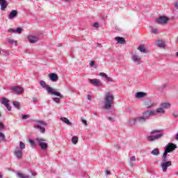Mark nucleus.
<instances>
[{
    "mask_svg": "<svg viewBox=\"0 0 178 178\" xmlns=\"http://www.w3.org/2000/svg\"><path fill=\"white\" fill-rule=\"evenodd\" d=\"M149 116H151V114L149 113V110H147L143 112L142 115L130 118L128 120V124H129V126H134L136 124H143L149 119Z\"/></svg>",
    "mask_w": 178,
    "mask_h": 178,
    "instance_id": "f257e3e1",
    "label": "nucleus"
},
{
    "mask_svg": "<svg viewBox=\"0 0 178 178\" xmlns=\"http://www.w3.org/2000/svg\"><path fill=\"white\" fill-rule=\"evenodd\" d=\"M113 99H115V96H113L112 92H106L104 97L103 109H106V111L112 109V106L113 105Z\"/></svg>",
    "mask_w": 178,
    "mask_h": 178,
    "instance_id": "f03ea898",
    "label": "nucleus"
},
{
    "mask_svg": "<svg viewBox=\"0 0 178 178\" xmlns=\"http://www.w3.org/2000/svg\"><path fill=\"white\" fill-rule=\"evenodd\" d=\"M39 84L42 88H46L47 92L50 95H56V97H60V98H63V95L61 92H59L56 90L55 88L48 86L47 82L44 81H40Z\"/></svg>",
    "mask_w": 178,
    "mask_h": 178,
    "instance_id": "7ed1b4c3",
    "label": "nucleus"
},
{
    "mask_svg": "<svg viewBox=\"0 0 178 178\" xmlns=\"http://www.w3.org/2000/svg\"><path fill=\"white\" fill-rule=\"evenodd\" d=\"M176 148H177V146L173 143H168L165 147L162 157L163 162H167L166 161H168V154L173 152Z\"/></svg>",
    "mask_w": 178,
    "mask_h": 178,
    "instance_id": "20e7f679",
    "label": "nucleus"
},
{
    "mask_svg": "<svg viewBox=\"0 0 178 178\" xmlns=\"http://www.w3.org/2000/svg\"><path fill=\"white\" fill-rule=\"evenodd\" d=\"M34 122L37 123L35 124V129L40 130V133H45V127L42 126H47V122L40 120H35Z\"/></svg>",
    "mask_w": 178,
    "mask_h": 178,
    "instance_id": "39448f33",
    "label": "nucleus"
},
{
    "mask_svg": "<svg viewBox=\"0 0 178 178\" xmlns=\"http://www.w3.org/2000/svg\"><path fill=\"white\" fill-rule=\"evenodd\" d=\"M36 141H38L39 146L42 149H47V148H48V143H47V142H45L46 141L45 139H43L41 138H37Z\"/></svg>",
    "mask_w": 178,
    "mask_h": 178,
    "instance_id": "423d86ee",
    "label": "nucleus"
},
{
    "mask_svg": "<svg viewBox=\"0 0 178 178\" xmlns=\"http://www.w3.org/2000/svg\"><path fill=\"white\" fill-rule=\"evenodd\" d=\"M168 22H169V18L166 16H160L156 19V22H157L158 24H161L162 26L166 24Z\"/></svg>",
    "mask_w": 178,
    "mask_h": 178,
    "instance_id": "0eeeda50",
    "label": "nucleus"
},
{
    "mask_svg": "<svg viewBox=\"0 0 178 178\" xmlns=\"http://www.w3.org/2000/svg\"><path fill=\"white\" fill-rule=\"evenodd\" d=\"M161 137H163V133L149 136L147 137V141H156V140H159Z\"/></svg>",
    "mask_w": 178,
    "mask_h": 178,
    "instance_id": "6e6552de",
    "label": "nucleus"
},
{
    "mask_svg": "<svg viewBox=\"0 0 178 178\" xmlns=\"http://www.w3.org/2000/svg\"><path fill=\"white\" fill-rule=\"evenodd\" d=\"M131 59L136 65H141L143 63V60H141V56H138L136 54H132Z\"/></svg>",
    "mask_w": 178,
    "mask_h": 178,
    "instance_id": "1a4fd4ad",
    "label": "nucleus"
},
{
    "mask_svg": "<svg viewBox=\"0 0 178 178\" xmlns=\"http://www.w3.org/2000/svg\"><path fill=\"white\" fill-rule=\"evenodd\" d=\"M14 155L17 159H22V158H23V150H22V149H19V147H15Z\"/></svg>",
    "mask_w": 178,
    "mask_h": 178,
    "instance_id": "9d476101",
    "label": "nucleus"
},
{
    "mask_svg": "<svg viewBox=\"0 0 178 178\" xmlns=\"http://www.w3.org/2000/svg\"><path fill=\"white\" fill-rule=\"evenodd\" d=\"M161 166L162 171L164 173H166V172H168V168H169V166H172V161H169L162 162L161 163Z\"/></svg>",
    "mask_w": 178,
    "mask_h": 178,
    "instance_id": "9b49d317",
    "label": "nucleus"
},
{
    "mask_svg": "<svg viewBox=\"0 0 178 178\" xmlns=\"http://www.w3.org/2000/svg\"><path fill=\"white\" fill-rule=\"evenodd\" d=\"M27 38L30 44H37L40 41V38L33 35H29Z\"/></svg>",
    "mask_w": 178,
    "mask_h": 178,
    "instance_id": "f8f14e48",
    "label": "nucleus"
},
{
    "mask_svg": "<svg viewBox=\"0 0 178 178\" xmlns=\"http://www.w3.org/2000/svg\"><path fill=\"white\" fill-rule=\"evenodd\" d=\"M1 104L4 105L6 108H7L8 111H12V107H10V106L8 104L9 100L8 99L3 97L1 99Z\"/></svg>",
    "mask_w": 178,
    "mask_h": 178,
    "instance_id": "ddd939ff",
    "label": "nucleus"
},
{
    "mask_svg": "<svg viewBox=\"0 0 178 178\" xmlns=\"http://www.w3.org/2000/svg\"><path fill=\"white\" fill-rule=\"evenodd\" d=\"M49 79L51 81L55 83V81H58V80H59V76H58V74L56 73H51L49 74Z\"/></svg>",
    "mask_w": 178,
    "mask_h": 178,
    "instance_id": "4468645a",
    "label": "nucleus"
},
{
    "mask_svg": "<svg viewBox=\"0 0 178 178\" xmlns=\"http://www.w3.org/2000/svg\"><path fill=\"white\" fill-rule=\"evenodd\" d=\"M89 83L95 86V87H99L102 86V83L97 79H90Z\"/></svg>",
    "mask_w": 178,
    "mask_h": 178,
    "instance_id": "2eb2a0df",
    "label": "nucleus"
},
{
    "mask_svg": "<svg viewBox=\"0 0 178 178\" xmlns=\"http://www.w3.org/2000/svg\"><path fill=\"white\" fill-rule=\"evenodd\" d=\"M147 97V92H138L135 95V97L138 99H141V98H145Z\"/></svg>",
    "mask_w": 178,
    "mask_h": 178,
    "instance_id": "dca6fc26",
    "label": "nucleus"
},
{
    "mask_svg": "<svg viewBox=\"0 0 178 178\" xmlns=\"http://www.w3.org/2000/svg\"><path fill=\"white\" fill-rule=\"evenodd\" d=\"M1 10H5L8 8V2L6 0H0Z\"/></svg>",
    "mask_w": 178,
    "mask_h": 178,
    "instance_id": "f3484780",
    "label": "nucleus"
},
{
    "mask_svg": "<svg viewBox=\"0 0 178 178\" xmlns=\"http://www.w3.org/2000/svg\"><path fill=\"white\" fill-rule=\"evenodd\" d=\"M18 13H19L17 12V10H12L8 15V19H10V20H12V19H15V17L17 16Z\"/></svg>",
    "mask_w": 178,
    "mask_h": 178,
    "instance_id": "a211bd4d",
    "label": "nucleus"
},
{
    "mask_svg": "<svg viewBox=\"0 0 178 178\" xmlns=\"http://www.w3.org/2000/svg\"><path fill=\"white\" fill-rule=\"evenodd\" d=\"M12 90H13V91H14V92H16L17 94H22V92H23V91H24L23 88H20L19 86H15V87L12 88Z\"/></svg>",
    "mask_w": 178,
    "mask_h": 178,
    "instance_id": "6ab92c4d",
    "label": "nucleus"
},
{
    "mask_svg": "<svg viewBox=\"0 0 178 178\" xmlns=\"http://www.w3.org/2000/svg\"><path fill=\"white\" fill-rule=\"evenodd\" d=\"M144 105L147 109H150V108H152V106H154V103H152V101L151 100H146L144 102Z\"/></svg>",
    "mask_w": 178,
    "mask_h": 178,
    "instance_id": "aec40b11",
    "label": "nucleus"
},
{
    "mask_svg": "<svg viewBox=\"0 0 178 178\" xmlns=\"http://www.w3.org/2000/svg\"><path fill=\"white\" fill-rule=\"evenodd\" d=\"M115 40L118 42V44H126V40H124V38L115 37Z\"/></svg>",
    "mask_w": 178,
    "mask_h": 178,
    "instance_id": "412c9836",
    "label": "nucleus"
},
{
    "mask_svg": "<svg viewBox=\"0 0 178 178\" xmlns=\"http://www.w3.org/2000/svg\"><path fill=\"white\" fill-rule=\"evenodd\" d=\"M60 120L63 122L64 123H66L67 126H72V122L67 119V118L65 117H60Z\"/></svg>",
    "mask_w": 178,
    "mask_h": 178,
    "instance_id": "4be33fe9",
    "label": "nucleus"
},
{
    "mask_svg": "<svg viewBox=\"0 0 178 178\" xmlns=\"http://www.w3.org/2000/svg\"><path fill=\"white\" fill-rule=\"evenodd\" d=\"M156 44L159 48H165V42L161 40H156Z\"/></svg>",
    "mask_w": 178,
    "mask_h": 178,
    "instance_id": "5701e85b",
    "label": "nucleus"
},
{
    "mask_svg": "<svg viewBox=\"0 0 178 178\" xmlns=\"http://www.w3.org/2000/svg\"><path fill=\"white\" fill-rule=\"evenodd\" d=\"M161 106L163 109H168V108H170V104H169L168 102H163V103L161 104Z\"/></svg>",
    "mask_w": 178,
    "mask_h": 178,
    "instance_id": "b1692460",
    "label": "nucleus"
},
{
    "mask_svg": "<svg viewBox=\"0 0 178 178\" xmlns=\"http://www.w3.org/2000/svg\"><path fill=\"white\" fill-rule=\"evenodd\" d=\"M133 162H136V157L134 156H132L131 157H130L129 159V165L133 168V166H134V163Z\"/></svg>",
    "mask_w": 178,
    "mask_h": 178,
    "instance_id": "393cba45",
    "label": "nucleus"
},
{
    "mask_svg": "<svg viewBox=\"0 0 178 178\" xmlns=\"http://www.w3.org/2000/svg\"><path fill=\"white\" fill-rule=\"evenodd\" d=\"M152 155H154V156H158L159 155V149L155 148L151 152Z\"/></svg>",
    "mask_w": 178,
    "mask_h": 178,
    "instance_id": "a878e982",
    "label": "nucleus"
},
{
    "mask_svg": "<svg viewBox=\"0 0 178 178\" xmlns=\"http://www.w3.org/2000/svg\"><path fill=\"white\" fill-rule=\"evenodd\" d=\"M63 99V97H54L52 99V101H54V102H56V104H59L60 102V99Z\"/></svg>",
    "mask_w": 178,
    "mask_h": 178,
    "instance_id": "bb28decb",
    "label": "nucleus"
},
{
    "mask_svg": "<svg viewBox=\"0 0 178 178\" xmlns=\"http://www.w3.org/2000/svg\"><path fill=\"white\" fill-rule=\"evenodd\" d=\"M13 104L17 109H20V102L17 101L13 102Z\"/></svg>",
    "mask_w": 178,
    "mask_h": 178,
    "instance_id": "cd10ccee",
    "label": "nucleus"
},
{
    "mask_svg": "<svg viewBox=\"0 0 178 178\" xmlns=\"http://www.w3.org/2000/svg\"><path fill=\"white\" fill-rule=\"evenodd\" d=\"M72 144H77L79 143V138L77 136H73L72 138Z\"/></svg>",
    "mask_w": 178,
    "mask_h": 178,
    "instance_id": "c85d7f7f",
    "label": "nucleus"
},
{
    "mask_svg": "<svg viewBox=\"0 0 178 178\" xmlns=\"http://www.w3.org/2000/svg\"><path fill=\"white\" fill-rule=\"evenodd\" d=\"M152 33H153V34H159V31L158 30V29L156 28H154V27H150Z\"/></svg>",
    "mask_w": 178,
    "mask_h": 178,
    "instance_id": "c756f323",
    "label": "nucleus"
},
{
    "mask_svg": "<svg viewBox=\"0 0 178 178\" xmlns=\"http://www.w3.org/2000/svg\"><path fill=\"white\" fill-rule=\"evenodd\" d=\"M0 140H1L2 141H6V136L3 132H0Z\"/></svg>",
    "mask_w": 178,
    "mask_h": 178,
    "instance_id": "7c9ffc66",
    "label": "nucleus"
},
{
    "mask_svg": "<svg viewBox=\"0 0 178 178\" xmlns=\"http://www.w3.org/2000/svg\"><path fill=\"white\" fill-rule=\"evenodd\" d=\"M25 148H26V145L24 144V143L20 141L19 149L23 151V149H24Z\"/></svg>",
    "mask_w": 178,
    "mask_h": 178,
    "instance_id": "2f4dec72",
    "label": "nucleus"
},
{
    "mask_svg": "<svg viewBox=\"0 0 178 178\" xmlns=\"http://www.w3.org/2000/svg\"><path fill=\"white\" fill-rule=\"evenodd\" d=\"M17 177H19V178H30V177L29 175H26L23 173H18L17 175Z\"/></svg>",
    "mask_w": 178,
    "mask_h": 178,
    "instance_id": "473e14b6",
    "label": "nucleus"
},
{
    "mask_svg": "<svg viewBox=\"0 0 178 178\" xmlns=\"http://www.w3.org/2000/svg\"><path fill=\"white\" fill-rule=\"evenodd\" d=\"M155 133H159V134H161V133H162V129H154L151 131L150 134H155Z\"/></svg>",
    "mask_w": 178,
    "mask_h": 178,
    "instance_id": "72a5a7b5",
    "label": "nucleus"
},
{
    "mask_svg": "<svg viewBox=\"0 0 178 178\" xmlns=\"http://www.w3.org/2000/svg\"><path fill=\"white\" fill-rule=\"evenodd\" d=\"M90 67H94V69H97V67L95 66V61L91 60L89 63Z\"/></svg>",
    "mask_w": 178,
    "mask_h": 178,
    "instance_id": "f704fd0d",
    "label": "nucleus"
},
{
    "mask_svg": "<svg viewBox=\"0 0 178 178\" xmlns=\"http://www.w3.org/2000/svg\"><path fill=\"white\" fill-rule=\"evenodd\" d=\"M156 111L157 113H161V115H163V113H165V110H163V108L162 107L157 108Z\"/></svg>",
    "mask_w": 178,
    "mask_h": 178,
    "instance_id": "c9c22d12",
    "label": "nucleus"
},
{
    "mask_svg": "<svg viewBox=\"0 0 178 178\" xmlns=\"http://www.w3.org/2000/svg\"><path fill=\"white\" fill-rule=\"evenodd\" d=\"M149 113H150V116H156L157 112H156V111L149 110Z\"/></svg>",
    "mask_w": 178,
    "mask_h": 178,
    "instance_id": "e433bc0d",
    "label": "nucleus"
},
{
    "mask_svg": "<svg viewBox=\"0 0 178 178\" xmlns=\"http://www.w3.org/2000/svg\"><path fill=\"white\" fill-rule=\"evenodd\" d=\"M22 31H23V29L20 27L17 28V29L15 30V33H17V34H22Z\"/></svg>",
    "mask_w": 178,
    "mask_h": 178,
    "instance_id": "4c0bfd02",
    "label": "nucleus"
},
{
    "mask_svg": "<svg viewBox=\"0 0 178 178\" xmlns=\"http://www.w3.org/2000/svg\"><path fill=\"white\" fill-rule=\"evenodd\" d=\"M29 143L31 144V146L32 147H35V142H34V140H33L32 139H29Z\"/></svg>",
    "mask_w": 178,
    "mask_h": 178,
    "instance_id": "58836bf2",
    "label": "nucleus"
},
{
    "mask_svg": "<svg viewBox=\"0 0 178 178\" xmlns=\"http://www.w3.org/2000/svg\"><path fill=\"white\" fill-rule=\"evenodd\" d=\"M138 51H140V52H145V47H143V46H140L138 48Z\"/></svg>",
    "mask_w": 178,
    "mask_h": 178,
    "instance_id": "ea45409f",
    "label": "nucleus"
},
{
    "mask_svg": "<svg viewBox=\"0 0 178 178\" xmlns=\"http://www.w3.org/2000/svg\"><path fill=\"white\" fill-rule=\"evenodd\" d=\"M5 124L2 122L0 121V130H5Z\"/></svg>",
    "mask_w": 178,
    "mask_h": 178,
    "instance_id": "a19ab883",
    "label": "nucleus"
},
{
    "mask_svg": "<svg viewBox=\"0 0 178 178\" xmlns=\"http://www.w3.org/2000/svg\"><path fill=\"white\" fill-rule=\"evenodd\" d=\"M8 43L9 44H15V45L17 44V41L15 40H8Z\"/></svg>",
    "mask_w": 178,
    "mask_h": 178,
    "instance_id": "79ce46f5",
    "label": "nucleus"
},
{
    "mask_svg": "<svg viewBox=\"0 0 178 178\" xmlns=\"http://www.w3.org/2000/svg\"><path fill=\"white\" fill-rule=\"evenodd\" d=\"M106 80H107V81H109L110 83H112V81H113V79L111 78L110 76H106Z\"/></svg>",
    "mask_w": 178,
    "mask_h": 178,
    "instance_id": "37998d69",
    "label": "nucleus"
},
{
    "mask_svg": "<svg viewBox=\"0 0 178 178\" xmlns=\"http://www.w3.org/2000/svg\"><path fill=\"white\" fill-rule=\"evenodd\" d=\"M172 116H174V118L177 119V118H178V111H174L172 113Z\"/></svg>",
    "mask_w": 178,
    "mask_h": 178,
    "instance_id": "c03bdc74",
    "label": "nucleus"
},
{
    "mask_svg": "<svg viewBox=\"0 0 178 178\" xmlns=\"http://www.w3.org/2000/svg\"><path fill=\"white\" fill-rule=\"evenodd\" d=\"M99 76H102V77H104L105 79H106L108 74L104 73V72H100L99 73Z\"/></svg>",
    "mask_w": 178,
    "mask_h": 178,
    "instance_id": "a18cd8bd",
    "label": "nucleus"
},
{
    "mask_svg": "<svg viewBox=\"0 0 178 178\" xmlns=\"http://www.w3.org/2000/svg\"><path fill=\"white\" fill-rule=\"evenodd\" d=\"M8 33H16V31L13 29H10L8 30Z\"/></svg>",
    "mask_w": 178,
    "mask_h": 178,
    "instance_id": "49530a36",
    "label": "nucleus"
},
{
    "mask_svg": "<svg viewBox=\"0 0 178 178\" xmlns=\"http://www.w3.org/2000/svg\"><path fill=\"white\" fill-rule=\"evenodd\" d=\"M99 26V24H98V22H95L93 24V27H95L96 29H98Z\"/></svg>",
    "mask_w": 178,
    "mask_h": 178,
    "instance_id": "de8ad7c7",
    "label": "nucleus"
},
{
    "mask_svg": "<svg viewBox=\"0 0 178 178\" xmlns=\"http://www.w3.org/2000/svg\"><path fill=\"white\" fill-rule=\"evenodd\" d=\"M33 102H34V104L38 102V99L35 98V97H33Z\"/></svg>",
    "mask_w": 178,
    "mask_h": 178,
    "instance_id": "09e8293b",
    "label": "nucleus"
},
{
    "mask_svg": "<svg viewBox=\"0 0 178 178\" xmlns=\"http://www.w3.org/2000/svg\"><path fill=\"white\" fill-rule=\"evenodd\" d=\"M81 122H82V123H84L85 126H88V124H87V120H82Z\"/></svg>",
    "mask_w": 178,
    "mask_h": 178,
    "instance_id": "8fccbe9b",
    "label": "nucleus"
},
{
    "mask_svg": "<svg viewBox=\"0 0 178 178\" xmlns=\"http://www.w3.org/2000/svg\"><path fill=\"white\" fill-rule=\"evenodd\" d=\"M108 119L110 122H115V119H113L112 117H108Z\"/></svg>",
    "mask_w": 178,
    "mask_h": 178,
    "instance_id": "3c124183",
    "label": "nucleus"
},
{
    "mask_svg": "<svg viewBox=\"0 0 178 178\" xmlns=\"http://www.w3.org/2000/svg\"><path fill=\"white\" fill-rule=\"evenodd\" d=\"M175 8H176L178 10V1L175 2Z\"/></svg>",
    "mask_w": 178,
    "mask_h": 178,
    "instance_id": "603ef678",
    "label": "nucleus"
},
{
    "mask_svg": "<svg viewBox=\"0 0 178 178\" xmlns=\"http://www.w3.org/2000/svg\"><path fill=\"white\" fill-rule=\"evenodd\" d=\"M31 173L32 176H37V173L33 172V171H31Z\"/></svg>",
    "mask_w": 178,
    "mask_h": 178,
    "instance_id": "864d4df0",
    "label": "nucleus"
},
{
    "mask_svg": "<svg viewBox=\"0 0 178 178\" xmlns=\"http://www.w3.org/2000/svg\"><path fill=\"white\" fill-rule=\"evenodd\" d=\"M27 118H28L27 115H22V119H27Z\"/></svg>",
    "mask_w": 178,
    "mask_h": 178,
    "instance_id": "5fc2aeb1",
    "label": "nucleus"
},
{
    "mask_svg": "<svg viewBox=\"0 0 178 178\" xmlns=\"http://www.w3.org/2000/svg\"><path fill=\"white\" fill-rule=\"evenodd\" d=\"M105 174H106V175H111V171H109V170H106Z\"/></svg>",
    "mask_w": 178,
    "mask_h": 178,
    "instance_id": "6e6d98bb",
    "label": "nucleus"
},
{
    "mask_svg": "<svg viewBox=\"0 0 178 178\" xmlns=\"http://www.w3.org/2000/svg\"><path fill=\"white\" fill-rule=\"evenodd\" d=\"M88 101H91V95H88Z\"/></svg>",
    "mask_w": 178,
    "mask_h": 178,
    "instance_id": "4d7b16f0",
    "label": "nucleus"
},
{
    "mask_svg": "<svg viewBox=\"0 0 178 178\" xmlns=\"http://www.w3.org/2000/svg\"><path fill=\"white\" fill-rule=\"evenodd\" d=\"M63 1H64V2H67V3L70 2V0H63Z\"/></svg>",
    "mask_w": 178,
    "mask_h": 178,
    "instance_id": "13d9d810",
    "label": "nucleus"
},
{
    "mask_svg": "<svg viewBox=\"0 0 178 178\" xmlns=\"http://www.w3.org/2000/svg\"><path fill=\"white\" fill-rule=\"evenodd\" d=\"M177 140H178V133L177 134Z\"/></svg>",
    "mask_w": 178,
    "mask_h": 178,
    "instance_id": "bf43d9fd",
    "label": "nucleus"
},
{
    "mask_svg": "<svg viewBox=\"0 0 178 178\" xmlns=\"http://www.w3.org/2000/svg\"><path fill=\"white\" fill-rule=\"evenodd\" d=\"M3 177H2V175H1V173H0V178H2Z\"/></svg>",
    "mask_w": 178,
    "mask_h": 178,
    "instance_id": "052dcab7",
    "label": "nucleus"
},
{
    "mask_svg": "<svg viewBox=\"0 0 178 178\" xmlns=\"http://www.w3.org/2000/svg\"><path fill=\"white\" fill-rule=\"evenodd\" d=\"M1 116V114L0 113V117Z\"/></svg>",
    "mask_w": 178,
    "mask_h": 178,
    "instance_id": "680f3d73",
    "label": "nucleus"
},
{
    "mask_svg": "<svg viewBox=\"0 0 178 178\" xmlns=\"http://www.w3.org/2000/svg\"><path fill=\"white\" fill-rule=\"evenodd\" d=\"M1 50H0V54H1Z\"/></svg>",
    "mask_w": 178,
    "mask_h": 178,
    "instance_id": "e2e57ef3",
    "label": "nucleus"
},
{
    "mask_svg": "<svg viewBox=\"0 0 178 178\" xmlns=\"http://www.w3.org/2000/svg\"><path fill=\"white\" fill-rule=\"evenodd\" d=\"M94 1H97V0H94Z\"/></svg>",
    "mask_w": 178,
    "mask_h": 178,
    "instance_id": "0e129e2a",
    "label": "nucleus"
}]
</instances>
